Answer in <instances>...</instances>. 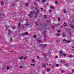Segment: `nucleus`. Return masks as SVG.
Returning a JSON list of instances; mask_svg holds the SVG:
<instances>
[{"mask_svg":"<svg viewBox=\"0 0 74 74\" xmlns=\"http://www.w3.org/2000/svg\"><path fill=\"white\" fill-rule=\"evenodd\" d=\"M40 12V11L39 10H38L37 11H36L35 12H33V11H31V14H34L35 15L36 18H37V16H38V13Z\"/></svg>","mask_w":74,"mask_h":74,"instance_id":"1","label":"nucleus"},{"mask_svg":"<svg viewBox=\"0 0 74 74\" xmlns=\"http://www.w3.org/2000/svg\"><path fill=\"white\" fill-rule=\"evenodd\" d=\"M63 41H66V42H67V43H69L70 42V40H66L64 39L63 40Z\"/></svg>","mask_w":74,"mask_h":74,"instance_id":"2","label":"nucleus"},{"mask_svg":"<svg viewBox=\"0 0 74 74\" xmlns=\"http://www.w3.org/2000/svg\"><path fill=\"white\" fill-rule=\"evenodd\" d=\"M64 53V52H63V51H62V50H60L59 52V53H60V55H62Z\"/></svg>","mask_w":74,"mask_h":74,"instance_id":"3","label":"nucleus"},{"mask_svg":"<svg viewBox=\"0 0 74 74\" xmlns=\"http://www.w3.org/2000/svg\"><path fill=\"white\" fill-rule=\"evenodd\" d=\"M46 32V31H45L43 32L44 36V37H45L44 38H46V37H47V36H46V35L45 34V33Z\"/></svg>","mask_w":74,"mask_h":74,"instance_id":"4","label":"nucleus"},{"mask_svg":"<svg viewBox=\"0 0 74 74\" xmlns=\"http://www.w3.org/2000/svg\"><path fill=\"white\" fill-rule=\"evenodd\" d=\"M38 8V6H35L34 9V11H37V9Z\"/></svg>","mask_w":74,"mask_h":74,"instance_id":"5","label":"nucleus"},{"mask_svg":"<svg viewBox=\"0 0 74 74\" xmlns=\"http://www.w3.org/2000/svg\"><path fill=\"white\" fill-rule=\"evenodd\" d=\"M27 34H28V33L25 32V34H23L22 35V36H25V35H27Z\"/></svg>","mask_w":74,"mask_h":74,"instance_id":"6","label":"nucleus"},{"mask_svg":"<svg viewBox=\"0 0 74 74\" xmlns=\"http://www.w3.org/2000/svg\"><path fill=\"white\" fill-rule=\"evenodd\" d=\"M46 46H47V45L45 44L43 46H41V47H42L43 48H45V47H46Z\"/></svg>","mask_w":74,"mask_h":74,"instance_id":"7","label":"nucleus"},{"mask_svg":"<svg viewBox=\"0 0 74 74\" xmlns=\"http://www.w3.org/2000/svg\"><path fill=\"white\" fill-rule=\"evenodd\" d=\"M28 22H26V23L25 24V26H29V24L27 23Z\"/></svg>","mask_w":74,"mask_h":74,"instance_id":"8","label":"nucleus"},{"mask_svg":"<svg viewBox=\"0 0 74 74\" xmlns=\"http://www.w3.org/2000/svg\"><path fill=\"white\" fill-rule=\"evenodd\" d=\"M48 25L46 23H43V26L45 27L47 26Z\"/></svg>","mask_w":74,"mask_h":74,"instance_id":"9","label":"nucleus"},{"mask_svg":"<svg viewBox=\"0 0 74 74\" xmlns=\"http://www.w3.org/2000/svg\"><path fill=\"white\" fill-rule=\"evenodd\" d=\"M65 66L66 67H69V64L67 63L65 64Z\"/></svg>","mask_w":74,"mask_h":74,"instance_id":"10","label":"nucleus"},{"mask_svg":"<svg viewBox=\"0 0 74 74\" xmlns=\"http://www.w3.org/2000/svg\"><path fill=\"white\" fill-rule=\"evenodd\" d=\"M4 3V1H2L1 2V5H3Z\"/></svg>","mask_w":74,"mask_h":74,"instance_id":"11","label":"nucleus"},{"mask_svg":"<svg viewBox=\"0 0 74 74\" xmlns=\"http://www.w3.org/2000/svg\"><path fill=\"white\" fill-rule=\"evenodd\" d=\"M60 63H63V62H64V60H61L60 61Z\"/></svg>","mask_w":74,"mask_h":74,"instance_id":"12","label":"nucleus"},{"mask_svg":"<svg viewBox=\"0 0 74 74\" xmlns=\"http://www.w3.org/2000/svg\"><path fill=\"white\" fill-rule=\"evenodd\" d=\"M34 5H35V7H38V5H37V3H34Z\"/></svg>","mask_w":74,"mask_h":74,"instance_id":"13","label":"nucleus"},{"mask_svg":"<svg viewBox=\"0 0 74 74\" xmlns=\"http://www.w3.org/2000/svg\"><path fill=\"white\" fill-rule=\"evenodd\" d=\"M45 62H46V61H47V60H48V59H46V56L45 57Z\"/></svg>","mask_w":74,"mask_h":74,"instance_id":"14","label":"nucleus"},{"mask_svg":"<svg viewBox=\"0 0 74 74\" xmlns=\"http://www.w3.org/2000/svg\"><path fill=\"white\" fill-rule=\"evenodd\" d=\"M23 58V56H21L19 57V59H22Z\"/></svg>","mask_w":74,"mask_h":74,"instance_id":"15","label":"nucleus"},{"mask_svg":"<svg viewBox=\"0 0 74 74\" xmlns=\"http://www.w3.org/2000/svg\"><path fill=\"white\" fill-rule=\"evenodd\" d=\"M62 37H65V34L64 33H63L62 34Z\"/></svg>","mask_w":74,"mask_h":74,"instance_id":"16","label":"nucleus"},{"mask_svg":"<svg viewBox=\"0 0 74 74\" xmlns=\"http://www.w3.org/2000/svg\"><path fill=\"white\" fill-rule=\"evenodd\" d=\"M73 55H70L69 56V58H72L73 57Z\"/></svg>","mask_w":74,"mask_h":74,"instance_id":"17","label":"nucleus"},{"mask_svg":"<svg viewBox=\"0 0 74 74\" xmlns=\"http://www.w3.org/2000/svg\"><path fill=\"white\" fill-rule=\"evenodd\" d=\"M62 55H63L64 57L66 56V54H64V53H63Z\"/></svg>","mask_w":74,"mask_h":74,"instance_id":"18","label":"nucleus"},{"mask_svg":"<svg viewBox=\"0 0 74 74\" xmlns=\"http://www.w3.org/2000/svg\"><path fill=\"white\" fill-rule=\"evenodd\" d=\"M46 66V65H45V64H43L42 65V67H45Z\"/></svg>","mask_w":74,"mask_h":74,"instance_id":"19","label":"nucleus"},{"mask_svg":"<svg viewBox=\"0 0 74 74\" xmlns=\"http://www.w3.org/2000/svg\"><path fill=\"white\" fill-rule=\"evenodd\" d=\"M8 32L9 33H8L9 35H10V34H11V33H10V32H11L10 30H9Z\"/></svg>","mask_w":74,"mask_h":74,"instance_id":"20","label":"nucleus"},{"mask_svg":"<svg viewBox=\"0 0 74 74\" xmlns=\"http://www.w3.org/2000/svg\"><path fill=\"white\" fill-rule=\"evenodd\" d=\"M50 8H51V9H54V7L51 6H50Z\"/></svg>","mask_w":74,"mask_h":74,"instance_id":"21","label":"nucleus"},{"mask_svg":"<svg viewBox=\"0 0 74 74\" xmlns=\"http://www.w3.org/2000/svg\"><path fill=\"white\" fill-rule=\"evenodd\" d=\"M20 25H21V23H19L18 24V27H20Z\"/></svg>","mask_w":74,"mask_h":74,"instance_id":"22","label":"nucleus"},{"mask_svg":"<svg viewBox=\"0 0 74 74\" xmlns=\"http://www.w3.org/2000/svg\"><path fill=\"white\" fill-rule=\"evenodd\" d=\"M31 66H34L35 65L34 64H31Z\"/></svg>","mask_w":74,"mask_h":74,"instance_id":"23","label":"nucleus"},{"mask_svg":"<svg viewBox=\"0 0 74 74\" xmlns=\"http://www.w3.org/2000/svg\"><path fill=\"white\" fill-rule=\"evenodd\" d=\"M45 1H46L45 0H42V3L45 2Z\"/></svg>","mask_w":74,"mask_h":74,"instance_id":"24","label":"nucleus"},{"mask_svg":"<svg viewBox=\"0 0 74 74\" xmlns=\"http://www.w3.org/2000/svg\"><path fill=\"white\" fill-rule=\"evenodd\" d=\"M57 36H60V34H56Z\"/></svg>","mask_w":74,"mask_h":74,"instance_id":"25","label":"nucleus"},{"mask_svg":"<svg viewBox=\"0 0 74 74\" xmlns=\"http://www.w3.org/2000/svg\"><path fill=\"white\" fill-rule=\"evenodd\" d=\"M49 70H50L49 69V68H47V71H49Z\"/></svg>","mask_w":74,"mask_h":74,"instance_id":"26","label":"nucleus"},{"mask_svg":"<svg viewBox=\"0 0 74 74\" xmlns=\"http://www.w3.org/2000/svg\"><path fill=\"white\" fill-rule=\"evenodd\" d=\"M71 28H72V29H74V27H73V25H71Z\"/></svg>","mask_w":74,"mask_h":74,"instance_id":"27","label":"nucleus"},{"mask_svg":"<svg viewBox=\"0 0 74 74\" xmlns=\"http://www.w3.org/2000/svg\"><path fill=\"white\" fill-rule=\"evenodd\" d=\"M62 73H64V70H62Z\"/></svg>","mask_w":74,"mask_h":74,"instance_id":"28","label":"nucleus"},{"mask_svg":"<svg viewBox=\"0 0 74 74\" xmlns=\"http://www.w3.org/2000/svg\"><path fill=\"white\" fill-rule=\"evenodd\" d=\"M28 5H29V3H27L26 4V6H28Z\"/></svg>","mask_w":74,"mask_h":74,"instance_id":"29","label":"nucleus"},{"mask_svg":"<svg viewBox=\"0 0 74 74\" xmlns=\"http://www.w3.org/2000/svg\"><path fill=\"white\" fill-rule=\"evenodd\" d=\"M60 57H62L63 56V55L62 54H61V55H60Z\"/></svg>","mask_w":74,"mask_h":74,"instance_id":"30","label":"nucleus"},{"mask_svg":"<svg viewBox=\"0 0 74 74\" xmlns=\"http://www.w3.org/2000/svg\"><path fill=\"white\" fill-rule=\"evenodd\" d=\"M32 62H33V63H35V61L34 60H32Z\"/></svg>","mask_w":74,"mask_h":74,"instance_id":"31","label":"nucleus"},{"mask_svg":"<svg viewBox=\"0 0 74 74\" xmlns=\"http://www.w3.org/2000/svg\"><path fill=\"white\" fill-rule=\"evenodd\" d=\"M36 36H37L36 35H34V38H36Z\"/></svg>","mask_w":74,"mask_h":74,"instance_id":"32","label":"nucleus"},{"mask_svg":"<svg viewBox=\"0 0 74 74\" xmlns=\"http://www.w3.org/2000/svg\"><path fill=\"white\" fill-rule=\"evenodd\" d=\"M56 67H59V65L58 64H56Z\"/></svg>","mask_w":74,"mask_h":74,"instance_id":"33","label":"nucleus"},{"mask_svg":"<svg viewBox=\"0 0 74 74\" xmlns=\"http://www.w3.org/2000/svg\"><path fill=\"white\" fill-rule=\"evenodd\" d=\"M20 69H21V68L22 69L23 68V66H20Z\"/></svg>","mask_w":74,"mask_h":74,"instance_id":"34","label":"nucleus"},{"mask_svg":"<svg viewBox=\"0 0 74 74\" xmlns=\"http://www.w3.org/2000/svg\"><path fill=\"white\" fill-rule=\"evenodd\" d=\"M38 42H41V41L40 40H38Z\"/></svg>","mask_w":74,"mask_h":74,"instance_id":"35","label":"nucleus"},{"mask_svg":"<svg viewBox=\"0 0 74 74\" xmlns=\"http://www.w3.org/2000/svg\"><path fill=\"white\" fill-rule=\"evenodd\" d=\"M64 13H66V10H64Z\"/></svg>","mask_w":74,"mask_h":74,"instance_id":"36","label":"nucleus"},{"mask_svg":"<svg viewBox=\"0 0 74 74\" xmlns=\"http://www.w3.org/2000/svg\"><path fill=\"white\" fill-rule=\"evenodd\" d=\"M60 18L58 17V21H60Z\"/></svg>","mask_w":74,"mask_h":74,"instance_id":"37","label":"nucleus"},{"mask_svg":"<svg viewBox=\"0 0 74 74\" xmlns=\"http://www.w3.org/2000/svg\"><path fill=\"white\" fill-rule=\"evenodd\" d=\"M1 14L0 12V18H1Z\"/></svg>","mask_w":74,"mask_h":74,"instance_id":"38","label":"nucleus"},{"mask_svg":"<svg viewBox=\"0 0 74 74\" xmlns=\"http://www.w3.org/2000/svg\"><path fill=\"white\" fill-rule=\"evenodd\" d=\"M44 16L45 18H47V16L46 15H44Z\"/></svg>","mask_w":74,"mask_h":74,"instance_id":"39","label":"nucleus"},{"mask_svg":"<svg viewBox=\"0 0 74 74\" xmlns=\"http://www.w3.org/2000/svg\"><path fill=\"white\" fill-rule=\"evenodd\" d=\"M48 55L49 57H51V54H48Z\"/></svg>","mask_w":74,"mask_h":74,"instance_id":"40","label":"nucleus"},{"mask_svg":"<svg viewBox=\"0 0 74 74\" xmlns=\"http://www.w3.org/2000/svg\"><path fill=\"white\" fill-rule=\"evenodd\" d=\"M51 54V52H49L48 55H49Z\"/></svg>","mask_w":74,"mask_h":74,"instance_id":"41","label":"nucleus"},{"mask_svg":"<svg viewBox=\"0 0 74 74\" xmlns=\"http://www.w3.org/2000/svg\"><path fill=\"white\" fill-rule=\"evenodd\" d=\"M64 26V27H66V26H67V25H63Z\"/></svg>","mask_w":74,"mask_h":74,"instance_id":"42","label":"nucleus"},{"mask_svg":"<svg viewBox=\"0 0 74 74\" xmlns=\"http://www.w3.org/2000/svg\"><path fill=\"white\" fill-rule=\"evenodd\" d=\"M12 29H15V27H12Z\"/></svg>","mask_w":74,"mask_h":74,"instance_id":"43","label":"nucleus"},{"mask_svg":"<svg viewBox=\"0 0 74 74\" xmlns=\"http://www.w3.org/2000/svg\"><path fill=\"white\" fill-rule=\"evenodd\" d=\"M69 33L70 35H71V32H69Z\"/></svg>","mask_w":74,"mask_h":74,"instance_id":"44","label":"nucleus"},{"mask_svg":"<svg viewBox=\"0 0 74 74\" xmlns=\"http://www.w3.org/2000/svg\"><path fill=\"white\" fill-rule=\"evenodd\" d=\"M9 69H10L9 67H7V70H9Z\"/></svg>","mask_w":74,"mask_h":74,"instance_id":"45","label":"nucleus"},{"mask_svg":"<svg viewBox=\"0 0 74 74\" xmlns=\"http://www.w3.org/2000/svg\"><path fill=\"white\" fill-rule=\"evenodd\" d=\"M24 27H25L23 26L21 27V28L22 29H23V28H24Z\"/></svg>","mask_w":74,"mask_h":74,"instance_id":"46","label":"nucleus"},{"mask_svg":"<svg viewBox=\"0 0 74 74\" xmlns=\"http://www.w3.org/2000/svg\"><path fill=\"white\" fill-rule=\"evenodd\" d=\"M24 59H26V57H24Z\"/></svg>","mask_w":74,"mask_h":74,"instance_id":"47","label":"nucleus"},{"mask_svg":"<svg viewBox=\"0 0 74 74\" xmlns=\"http://www.w3.org/2000/svg\"><path fill=\"white\" fill-rule=\"evenodd\" d=\"M58 33H60V30H58Z\"/></svg>","mask_w":74,"mask_h":74,"instance_id":"48","label":"nucleus"},{"mask_svg":"<svg viewBox=\"0 0 74 74\" xmlns=\"http://www.w3.org/2000/svg\"><path fill=\"white\" fill-rule=\"evenodd\" d=\"M12 7H14V5H14V4H12Z\"/></svg>","mask_w":74,"mask_h":74,"instance_id":"49","label":"nucleus"},{"mask_svg":"<svg viewBox=\"0 0 74 74\" xmlns=\"http://www.w3.org/2000/svg\"><path fill=\"white\" fill-rule=\"evenodd\" d=\"M10 39L11 41H12V38H10Z\"/></svg>","mask_w":74,"mask_h":74,"instance_id":"50","label":"nucleus"},{"mask_svg":"<svg viewBox=\"0 0 74 74\" xmlns=\"http://www.w3.org/2000/svg\"><path fill=\"white\" fill-rule=\"evenodd\" d=\"M56 4H58V3L57 2V1H56Z\"/></svg>","mask_w":74,"mask_h":74,"instance_id":"51","label":"nucleus"},{"mask_svg":"<svg viewBox=\"0 0 74 74\" xmlns=\"http://www.w3.org/2000/svg\"><path fill=\"white\" fill-rule=\"evenodd\" d=\"M40 9L41 10H43V8H40Z\"/></svg>","mask_w":74,"mask_h":74,"instance_id":"52","label":"nucleus"},{"mask_svg":"<svg viewBox=\"0 0 74 74\" xmlns=\"http://www.w3.org/2000/svg\"><path fill=\"white\" fill-rule=\"evenodd\" d=\"M6 29L7 30L8 29V28H7V25H6Z\"/></svg>","mask_w":74,"mask_h":74,"instance_id":"53","label":"nucleus"},{"mask_svg":"<svg viewBox=\"0 0 74 74\" xmlns=\"http://www.w3.org/2000/svg\"><path fill=\"white\" fill-rule=\"evenodd\" d=\"M49 12H52V10H49Z\"/></svg>","mask_w":74,"mask_h":74,"instance_id":"54","label":"nucleus"},{"mask_svg":"<svg viewBox=\"0 0 74 74\" xmlns=\"http://www.w3.org/2000/svg\"><path fill=\"white\" fill-rule=\"evenodd\" d=\"M58 58V56H56L55 57V58Z\"/></svg>","mask_w":74,"mask_h":74,"instance_id":"55","label":"nucleus"},{"mask_svg":"<svg viewBox=\"0 0 74 74\" xmlns=\"http://www.w3.org/2000/svg\"><path fill=\"white\" fill-rule=\"evenodd\" d=\"M72 71L73 73H74V70H72Z\"/></svg>","mask_w":74,"mask_h":74,"instance_id":"56","label":"nucleus"},{"mask_svg":"<svg viewBox=\"0 0 74 74\" xmlns=\"http://www.w3.org/2000/svg\"><path fill=\"white\" fill-rule=\"evenodd\" d=\"M36 25H37V26H38V24H37V23H36Z\"/></svg>","mask_w":74,"mask_h":74,"instance_id":"57","label":"nucleus"},{"mask_svg":"<svg viewBox=\"0 0 74 74\" xmlns=\"http://www.w3.org/2000/svg\"><path fill=\"white\" fill-rule=\"evenodd\" d=\"M45 54H43V56H45Z\"/></svg>","mask_w":74,"mask_h":74,"instance_id":"58","label":"nucleus"},{"mask_svg":"<svg viewBox=\"0 0 74 74\" xmlns=\"http://www.w3.org/2000/svg\"><path fill=\"white\" fill-rule=\"evenodd\" d=\"M52 29H54L55 27H52Z\"/></svg>","mask_w":74,"mask_h":74,"instance_id":"59","label":"nucleus"},{"mask_svg":"<svg viewBox=\"0 0 74 74\" xmlns=\"http://www.w3.org/2000/svg\"><path fill=\"white\" fill-rule=\"evenodd\" d=\"M47 23H48V22H49V20H47Z\"/></svg>","mask_w":74,"mask_h":74,"instance_id":"60","label":"nucleus"},{"mask_svg":"<svg viewBox=\"0 0 74 74\" xmlns=\"http://www.w3.org/2000/svg\"><path fill=\"white\" fill-rule=\"evenodd\" d=\"M44 40H45V41H47V40H46V38H45Z\"/></svg>","mask_w":74,"mask_h":74,"instance_id":"61","label":"nucleus"},{"mask_svg":"<svg viewBox=\"0 0 74 74\" xmlns=\"http://www.w3.org/2000/svg\"><path fill=\"white\" fill-rule=\"evenodd\" d=\"M37 58L38 59L39 58V57L38 56H37Z\"/></svg>","mask_w":74,"mask_h":74,"instance_id":"62","label":"nucleus"},{"mask_svg":"<svg viewBox=\"0 0 74 74\" xmlns=\"http://www.w3.org/2000/svg\"><path fill=\"white\" fill-rule=\"evenodd\" d=\"M30 15H31V14H29V16H30Z\"/></svg>","mask_w":74,"mask_h":74,"instance_id":"63","label":"nucleus"},{"mask_svg":"<svg viewBox=\"0 0 74 74\" xmlns=\"http://www.w3.org/2000/svg\"><path fill=\"white\" fill-rule=\"evenodd\" d=\"M73 22V23H74V21L73 20L72 21Z\"/></svg>","mask_w":74,"mask_h":74,"instance_id":"64","label":"nucleus"}]
</instances>
